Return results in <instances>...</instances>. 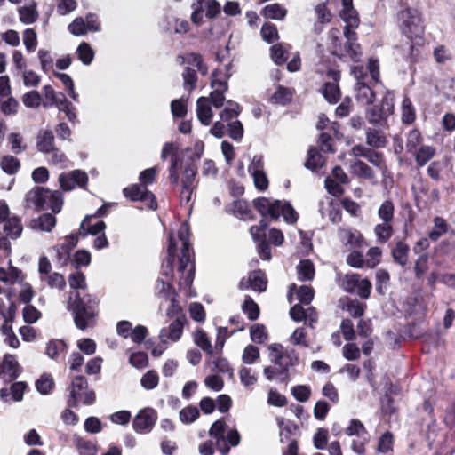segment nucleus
Listing matches in <instances>:
<instances>
[{
    "label": "nucleus",
    "instance_id": "nucleus-36",
    "mask_svg": "<svg viewBox=\"0 0 455 455\" xmlns=\"http://www.w3.org/2000/svg\"><path fill=\"white\" fill-rule=\"evenodd\" d=\"M449 226L446 220L442 217L434 219V228L428 233V239L436 242L443 235L448 233Z\"/></svg>",
    "mask_w": 455,
    "mask_h": 455
},
{
    "label": "nucleus",
    "instance_id": "nucleus-60",
    "mask_svg": "<svg viewBox=\"0 0 455 455\" xmlns=\"http://www.w3.org/2000/svg\"><path fill=\"white\" fill-rule=\"evenodd\" d=\"M283 215L284 220L289 224H294L298 220V213L289 202H281L280 215Z\"/></svg>",
    "mask_w": 455,
    "mask_h": 455
},
{
    "label": "nucleus",
    "instance_id": "nucleus-16",
    "mask_svg": "<svg viewBox=\"0 0 455 455\" xmlns=\"http://www.w3.org/2000/svg\"><path fill=\"white\" fill-rule=\"evenodd\" d=\"M218 71L215 70L212 75L211 86L213 88V91L210 94L211 103L215 108H220L223 106L225 101L224 92L228 90V81L220 80L217 78Z\"/></svg>",
    "mask_w": 455,
    "mask_h": 455
},
{
    "label": "nucleus",
    "instance_id": "nucleus-40",
    "mask_svg": "<svg viewBox=\"0 0 455 455\" xmlns=\"http://www.w3.org/2000/svg\"><path fill=\"white\" fill-rule=\"evenodd\" d=\"M394 230L391 223L382 222L374 228V234L380 243H386L393 235Z\"/></svg>",
    "mask_w": 455,
    "mask_h": 455
},
{
    "label": "nucleus",
    "instance_id": "nucleus-31",
    "mask_svg": "<svg viewBox=\"0 0 455 455\" xmlns=\"http://www.w3.org/2000/svg\"><path fill=\"white\" fill-rule=\"evenodd\" d=\"M48 198H44L43 203L45 205V210L51 209L54 213L61 211L63 204V197L61 192L55 190L52 191L48 188Z\"/></svg>",
    "mask_w": 455,
    "mask_h": 455
},
{
    "label": "nucleus",
    "instance_id": "nucleus-2",
    "mask_svg": "<svg viewBox=\"0 0 455 455\" xmlns=\"http://www.w3.org/2000/svg\"><path fill=\"white\" fill-rule=\"evenodd\" d=\"M189 227L184 222L179 231L178 238L181 242V256L179 259L178 272L181 273L179 285L184 290H190L195 278V255L189 243Z\"/></svg>",
    "mask_w": 455,
    "mask_h": 455
},
{
    "label": "nucleus",
    "instance_id": "nucleus-6",
    "mask_svg": "<svg viewBox=\"0 0 455 455\" xmlns=\"http://www.w3.org/2000/svg\"><path fill=\"white\" fill-rule=\"evenodd\" d=\"M394 97L387 93L381 100L380 104L373 105L367 108L365 118L368 123L386 128L387 127V119L394 113Z\"/></svg>",
    "mask_w": 455,
    "mask_h": 455
},
{
    "label": "nucleus",
    "instance_id": "nucleus-62",
    "mask_svg": "<svg viewBox=\"0 0 455 455\" xmlns=\"http://www.w3.org/2000/svg\"><path fill=\"white\" fill-rule=\"evenodd\" d=\"M291 394L297 401L306 403L310 398L311 389L306 385H297L291 388Z\"/></svg>",
    "mask_w": 455,
    "mask_h": 455
},
{
    "label": "nucleus",
    "instance_id": "nucleus-10",
    "mask_svg": "<svg viewBox=\"0 0 455 455\" xmlns=\"http://www.w3.org/2000/svg\"><path fill=\"white\" fill-rule=\"evenodd\" d=\"M123 193L125 197L130 198L132 201L145 202L151 210H156L157 208L155 195L141 184H134L130 188H125Z\"/></svg>",
    "mask_w": 455,
    "mask_h": 455
},
{
    "label": "nucleus",
    "instance_id": "nucleus-18",
    "mask_svg": "<svg viewBox=\"0 0 455 455\" xmlns=\"http://www.w3.org/2000/svg\"><path fill=\"white\" fill-rule=\"evenodd\" d=\"M329 76L334 80V82H327L324 84L322 92L326 100L334 104L337 103L340 98V90L337 84L340 75L338 71H331Z\"/></svg>",
    "mask_w": 455,
    "mask_h": 455
},
{
    "label": "nucleus",
    "instance_id": "nucleus-45",
    "mask_svg": "<svg viewBox=\"0 0 455 455\" xmlns=\"http://www.w3.org/2000/svg\"><path fill=\"white\" fill-rule=\"evenodd\" d=\"M394 213L395 206L390 200H385L378 210V216L383 222L392 223Z\"/></svg>",
    "mask_w": 455,
    "mask_h": 455
},
{
    "label": "nucleus",
    "instance_id": "nucleus-25",
    "mask_svg": "<svg viewBox=\"0 0 455 455\" xmlns=\"http://www.w3.org/2000/svg\"><path fill=\"white\" fill-rule=\"evenodd\" d=\"M56 225V218L51 213H44L30 221L29 227L35 230L50 232Z\"/></svg>",
    "mask_w": 455,
    "mask_h": 455
},
{
    "label": "nucleus",
    "instance_id": "nucleus-27",
    "mask_svg": "<svg viewBox=\"0 0 455 455\" xmlns=\"http://www.w3.org/2000/svg\"><path fill=\"white\" fill-rule=\"evenodd\" d=\"M436 150L429 145H421L411 154L414 156L418 168H421L427 164L435 155Z\"/></svg>",
    "mask_w": 455,
    "mask_h": 455
},
{
    "label": "nucleus",
    "instance_id": "nucleus-48",
    "mask_svg": "<svg viewBox=\"0 0 455 455\" xmlns=\"http://www.w3.org/2000/svg\"><path fill=\"white\" fill-rule=\"evenodd\" d=\"M75 444L80 455H96L97 446L91 441L84 440L81 437L75 438Z\"/></svg>",
    "mask_w": 455,
    "mask_h": 455
},
{
    "label": "nucleus",
    "instance_id": "nucleus-52",
    "mask_svg": "<svg viewBox=\"0 0 455 455\" xmlns=\"http://www.w3.org/2000/svg\"><path fill=\"white\" fill-rule=\"evenodd\" d=\"M243 311L247 315L249 320L255 321L259 318V308L254 300L250 297L246 296L245 300L242 306Z\"/></svg>",
    "mask_w": 455,
    "mask_h": 455
},
{
    "label": "nucleus",
    "instance_id": "nucleus-11",
    "mask_svg": "<svg viewBox=\"0 0 455 455\" xmlns=\"http://www.w3.org/2000/svg\"><path fill=\"white\" fill-rule=\"evenodd\" d=\"M375 149L369 146L356 144L352 148L351 152L355 157H363L374 166L382 169L385 166L384 155Z\"/></svg>",
    "mask_w": 455,
    "mask_h": 455
},
{
    "label": "nucleus",
    "instance_id": "nucleus-53",
    "mask_svg": "<svg viewBox=\"0 0 455 455\" xmlns=\"http://www.w3.org/2000/svg\"><path fill=\"white\" fill-rule=\"evenodd\" d=\"M182 77L184 80V89L189 92L193 91L196 88L197 83L196 70L189 67H186L182 73Z\"/></svg>",
    "mask_w": 455,
    "mask_h": 455
},
{
    "label": "nucleus",
    "instance_id": "nucleus-13",
    "mask_svg": "<svg viewBox=\"0 0 455 455\" xmlns=\"http://www.w3.org/2000/svg\"><path fill=\"white\" fill-rule=\"evenodd\" d=\"M78 243V235L71 234L65 237V242L55 245L53 251L56 252V261L60 266H65L70 259V252Z\"/></svg>",
    "mask_w": 455,
    "mask_h": 455
},
{
    "label": "nucleus",
    "instance_id": "nucleus-55",
    "mask_svg": "<svg viewBox=\"0 0 455 455\" xmlns=\"http://www.w3.org/2000/svg\"><path fill=\"white\" fill-rule=\"evenodd\" d=\"M428 260H429V257L427 253H424V254H421L420 256H419V258L417 259V260L415 261V264H414V274H415V277L417 279H421L423 277V275L427 272L428 270Z\"/></svg>",
    "mask_w": 455,
    "mask_h": 455
},
{
    "label": "nucleus",
    "instance_id": "nucleus-59",
    "mask_svg": "<svg viewBox=\"0 0 455 455\" xmlns=\"http://www.w3.org/2000/svg\"><path fill=\"white\" fill-rule=\"evenodd\" d=\"M8 141L11 144L12 151L16 155L27 148V146L23 144V137L18 132L10 133L8 135Z\"/></svg>",
    "mask_w": 455,
    "mask_h": 455
},
{
    "label": "nucleus",
    "instance_id": "nucleus-54",
    "mask_svg": "<svg viewBox=\"0 0 455 455\" xmlns=\"http://www.w3.org/2000/svg\"><path fill=\"white\" fill-rule=\"evenodd\" d=\"M291 100V93L288 88L279 85L271 97V101L275 104L286 105Z\"/></svg>",
    "mask_w": 455,
    "mask_h": 455
},
{
    "label": "nucleus",
    "instance_id": "nucleus-4",
    "mask_svg": "<svg viewBox=\"0 0 455 455\" xmlns=\"http://www.w3.org/2000/svg\"><path fill=\"white\" fill-rule=\"evenodd\" d=\"M9 216V207L5 202L0 201V248L10 251L11 243L8 238H18L23 230L20 218Z\"/></svg>",
    "mask_w": 455,
    "mask_h": 455
},
{
    "label": "nucleus",
    "instance_id": "nucleus-33",
    "mask_svg": "<svg viewBox=\"0 0 455 455\" xmlns=\"http://www.w3.org/2000/svg\"><path fill=\"white\" fill-rule=\"evenodd\" d=\"M172 280H164L159 277L156 282L155 293L156 296L164 298L166 299L172 298V296H177V293L171 283Z\"/></svg>",
    "mask_w": 455,
    "mask_h": 455
},
{
    "label": "nucleus",
    "instance_id": "nucleus-17",
    "mask_svg": "<svg viewBox=\"0 0 455 455\" xmlns=\"http://www.w3.org/2000/svg\"><path fill=\"white\" fill-rule=\"evenodd\" d=\"M177 251V244L172 235H169V244L167 247V256L163 260L161 266V275L164 276L167 280H172L173 277V265L175 262Z\"/></svg>",
    "mask_w": 455,
    "mask_h": 455
},
{
    "label": "nucleus",
    "instance_id": "nucleus-56",
    "mask_svg": "<svg viewBox=\"0 0 455 455\" xmlns=\"http://www.w3.org/2000/svg\"><path fill=\"white\" fill-rule=\"evenodd\" d=\"M271 58L276 65L283 64L288 59V52L282 44H276L271 46Z\"/></svg>",
    "mask_w": 455,
    "mask_h": 455
},
{
    "label": "nucleus",
    "instance_id": "nucleus-35",
    "mask_svg": "<svg viewBox=\"0 0 455 455\" xmlns=\"http://www.w3.org/2000/svg\"><path fill=\"white\" fill-rule=\"evenodd\" d=\"M262 15L267 19L281 20L287 15V10L277 3L270 4L263 8Z\"/></svg>",
    "mask_w": 455,
    "mask_h": 455
},
{
    "label": "nucleus",
    "instance_id": "nucleus-64",
    "mask_svg": "<svg viewBox=\"0 0 455 455\" xmlns=\"http://www.w3.org/2000/svg\"><path fill=\"white\" fill-rule=\"evenodd\" d=\"M158 381L159 378L156 371H148L142 376L140 384L145 389L151 390L157 387Z\"/></svg>",
    "mask_w": 455,
    "mask_h": 455
},
{
    "label": "nucleus",
    "instance_id": "nucleus-24",
    "mask_svg": "<svg viewBox=\"0 0 455 455\" xmlns=\"http://www.w3.org/2000/svg\"><path fill=\"white\" fill-rule=\"evenodd\" d=\"M355 99L361 105H370L375 100V93L369 82L355 83Z\"/></svg>",
    "mask_w": 455,
    "mask_h": 455
},
{
    "label": "nucleus",
    "instance_id": "nucleus-14",
    "mask_svg": "<svg viewBox=\"0 0 455 455\" xmlns=\"http://www.w3.org/2000/svg\"><path fill=\"white\" fill-rule=\"evenodd\" d=\"M177 149L178 147L172 142H165L161 152V158L163 160H165L170 155H172L171 157V165L169 167V179L171 183L173 185H177L179 182L178 168L180 159L179 156L174 154V151Z\"/></svg>",
    "mask_w": 455,
    "mask_h": 455
},
{
    "label": "nucleus",
    "instance_id": "nucleus-43",
    "mask_svg": "<svg viewBox=\"0 0 455 455\" xmlns=\"http://www.w3.org/2000/svg\"><path fill=\"white\" fill-rule=\"evenodd\" d=\"M423 141L422 135L418 129L411 130L406 138L405 148L408 153L414 152L417 148L421 146Z\"/></svg>",
    "mask_w": 455,
    "mask_h": 455
},
{
    "label": "nucleus",
    "instance_id": "nucleus-20",
    "mask_svg": "<svg viewBox=\"0 0 455 455\" xmlns=\"http://www.w3.org/2000/svg\"><path fill=\"white\" fill-rule=\"evenodd\" d=\"M299 362V356L293 348L284 349L281 363L278 364V367H281V371H278L281 376V382L288 379L289 367L297 365Z\"/></svg>",
    "mask_w": 455,
    "mask_h": 455
},
{
    "label": "nucleus",
    "instance_id": "nucleus-37",
    "mask_svg": "<svg viewBox=\"0 0 455 455\" xmlns=\"http://www.w3.org/2000/svg\"><path fill=\"white\" fill-rule=\"evenodd\" d=\"M401 119L404 124H411L416 118V111L409 97H405L402 102Z\"/></svg>",
    "mask_w": 455,
    "mask_h": 455
},
{
    "label": "nucleus",
    "instance_id": "nucleus-34",
    "mask_svg": "<svg viewBox=\"0 0 455 455\" xmlns=\"http://www.w3.org/2000/svg\"><path fill=\"white\" fill-rule=\"evenodd\" d=\"M193 339L195 344L199 347L206 354L212 355L213 348L206 332L203 329H196L193 333Z\"/></svg>",
    "mask_w": 455,
    "mask_h": 455
},
{
    "label": "nucleus",
    "instance_id": "nucleus-23",
    "mask_svg": "<svg viewBox=\"0 0 455 455\" xmlns=\"http://www.w3.org/2000/svg\"><path fill=\"white\" fill-rule=\"evenodd\" d=\"M225 422L221 419L216 420L209 430V435L216 439V445L218 450L225 454L229 451V446L226 443L225 437Z\"/></svg>",
    "mask_w": 455,
    "mask_h": 455
},
{
    "label": "nucleus",
    "instance_id": "nucleus-50",
    "mask_svg": "<svg viewBox=\"0 0 455 455\" xmlns=\"http://www.w3.org/2000/svg\"><path fill=\"white\" fill-rule=\"evenodd\" d=\"M2 170L8 174H14L20 169V161L12 156H5L0 161Z\"/></svg>",
    "mask_w": 455,
    "mask_h": 455
},
{
    "label": "nucleus",
    "instance_id": "nucleus-38",
    "mask_svg": "<svg viewBox=\"0 0 455 455\" xmlns=\"http://www.w3.org/2000/svg\"><path fill=\"white\" fill-rule=\"evenodd\" d=\"M251 289L256 291H265L267 289V277L263 271L254 270L249 274Z\"/></svg>",
    "mask_w": 455,
    "mask_h": 455
},
{
    "label": "nucleus",
    "instance_id": "nucleus-61",
    "mask_svg": "<svg viewBox=\"0 0 455 455\" xmlns=\"http://www.w3.org/2000/svg\"><path fill=\"white\" fill-rule=\"evenodd\" d=\"M251 339L258 344L264 343L267 339V333L263 324H254L250 330Z\"/></svg>",
    "mask_w": 455,
    "mask_h": 455
},
{
    "label": "nucleus",
    "instance_id": "nucleus-7",
    "mask_svg": "<svg viewBox=\"0 0 455 455\" xmlns=\"http://www.w3.org/2000/svg\"><path fill=\"white\" fill-rule=\"evenodd\" d=\"M397 20L402 33L408 38L419 36L423 33L421 19L417 10L406 8L397 13Z\"/></svg>",
    "mask_w": 455,
    "mask_h": 455
},
{
    "label": "nucleus",
    "instance_id": "nucleus-41",
    "mask_svg": "<svg viewBox=\"0 0 455 455\" xmlns=\"http://www.w3.org/2000/svg\"><path fill=\"white\" fill-rule=\"evenodd\" d=\"M67 348V344L62 339H52L46 345V355L56 360L60 354L66 353Z\"/></svg>",
    "mask_w": 455,
    "mask_h": 455
},
{
    "label": "nucleus",
    "instance_id": "nucleus-5",
    "mask_svg": "<svg viewBox=\"0 0 455 455\" xmlns=\"http://www.w3.org/2000/svg\"><path fill=\"white\" fill-rule=\"evenodd\" d=\"M67 404L69 408H76L79 404L92 405L96 401V394L88 385L87 379L84 376L75 377L68 387Z\"/></svg>",
    "mask_w": 455,
    "mask_h": 455
},
{
    "label": "nucleus",
    "instance_id": "nucleus-28",
    "mask_svg": "<svg viewBox=\"0 0 455 455\" xmlns=\"http://www.w3.org/2000/svg\"><path fill=\"white\" fill-rule=\"evenodd\" d=\"M196 114L199 121L204 125L210 124L212 118V111L209 105L208 99L200 97L196 101Z\"/></svg>",
    "mask_w": 455,
    "mask_h": 455
},
{
    "label": "nucleus",
    "instance_id": "nucleus-19",
    "mask_svg": "<svg viewBox=\"0 0 455 455\" xmlns=\"http://www.w3.org/2000/svg\"><path fill=\"white\" fill-rule=\"evenodd\" d=\"M47 195H49L48 188L38 186L33 188L26 194V207H29L30 204H33L36 211L45 210V205H44L43 201L44 198L50 196Z\"/></svg>",
    "mask_w": 455,
    "mask_h": 455
},
{
    "label": "nucleus",
    "instance_id": "nucleus-29",
    "mask_svg": "<svg viewBox=\"0 0 455 455\" xmlns=\"http://www.w3.org/2000/svg\"><path fill=\"white\" fill-rule=\"evenodd\" d=\"M410 247L403 242L399 241L391 250L394 261L401 267H405L408 263V254Z\"/></svg>",
    "mask_w": 455,
    "mask_h": 455
},
{
    "label": "nucleus",
    "instance_id": "nucleus-49",
    "mask_svg": "<svg viewBox=\"0 0 455 455\" xmlns=\"http://www.w3.org/2000/svg\"><path fill=\"white\" fill-rule=\"evenodd\" d=\"M260 34L263 40L268 44H271L279 38L276 26L270 22H265L262 25Z\"/></svg>",
    "mask_w": 455,
    "mask_h": 455
},
{
    "label": "nucleus",
    "instance_id": "nucleus-51",
    "mask_svg": "<svg viewBox=\"0 0 455 455\" xmlns=\"http://www.w3.org/2000/svg\"><path fill=\"white\" fill-rule=\"evenodd\" d=\"M77 55L83 64L89 65L93 60L94 52L89 44L83 42L77 47Z\"/></svg>",
    "mask_w": 455,
    "mask_h": 455
},
{
    "label": "nucleus",
    "instance_id": "nucleus-58",
    "mask_svg": "<svg viewBox=\"0 0 455 455\" xmlns=\"http://www.w3.org/2000/svg\"><path fill=\"white\" fill-rule=\"evenodd\" d=\"M42 97L37 91H29L22 96V103L29 108H36L40 106Z\"/></svg>",
    "mask_w": 455,
    "mask_h": 455
},
{
    "label": "nucleus",
    "instance_id": "nucleus-42",
    "mask_svg": "<svg viewBox=\"0 0 455 455\" xmlns=\"http://www.w3.org/2000/svg\"><path fill=\"white\" fill-rule=\"evenodd\" d=\"M20 20L24 24L35 22L38 17L36 4L33 2L28 6H22L19 9Z\"/></svg>",
    "mask_w": 455,
    "mask_h": 455
},
{
    "label": "nucleus",
    "instance_id": "nucleus-9",
    "mask_svg": "<svg viewBox=\"0 0 455 455\" xmlns=\"http://www.w3.org/2000/svg\"><path fill=\"white\" fill-rule=\"evenodd\" d=\"M157 420L156 411L149 407L140 410L133 419L132 428L138 434L151 432Z\"/></svg>",
    "mask_w": 455,
    "mask_h": 455
},
{
    "label": "nucleus",
    "instance_id": "nucleus-47",
    "mask_svg": "<svg viewBox=\"0 0 455 455\" xmlns=\"http://www.w3.org/2000/svg\"><path fill=\"white\" fill-rule=\"evenodd\" d=\"M199 410L196 406L188 405L179 413L180 420L184 424H191L195 422L199 417Z\"/></svg>",
    "mask_w": 455,
    "mask_h": 455
},
{
    "label": "nucleus",
    "instance_id": "nucleus-8",
    "mask_svg": "<svg viewBox=\"0 0 455 455\" xmlns=\"http://www.w3.org/2000/svg\"><path fill=\"white\" fill-rule=\"evenodd\" d=\"M341 286L348 293H355L366 299L371 295V283L368 279H362L358 274H347L342 279Z\"/></svg>",
    "mask_w": 455,
    "mask_h": 455
},
{
    "label": "nucleus",
    "instance_id": "nucleus-3",
    "mask_svg": "<svg viewBox=\"0 0 455 455\" xmlns=\"http://www.w3.org/2000/svg\"><path fill=\"white\" fill-rule=\"evenodd\" d=\"M68 309L74 315L76 326L80 330H84L97 315L98 300L90 294L75 291L69 297Z\"/></svg>",
    "mask_w": 455,
    "mask_h": 455
},
{
    "label": "nucleus",
    "instance_id": "nucleus-12",
    "mask_svg": "<svg viewBox=\"0 0 455 455\" xmlns=\"http://www.w3.org/2000/svg\"><path fill=\"white\" fill-rule=\"evenodd\" d=\"M186 321L185 315H180V318L174 319L167 327L162 328L159 333L160 340L163 343H167L168 340L178 341L183 333Z\"/></svg>",
    "mask_w": 455,
    "mask_h": 455
},
{
    "label": "nucleus",
    "instance_id": "nucleus-44",
    "mask_svg": "<svg viewBox=\"0 0 455 455\" xmlns=\"http://www.w3.org/2000/svg\"><path fill=\"white\" fill-rule=\"evenodd\" d=\"M197 173V167L193 162L188 163L184 166L183 178L181 180V185L196 187V176Z\"/></svg>",
    "mask_w": 455,
    "mask_h": 455
},
{
    "label": "nucleus",
    "instance_id": "nucleus-63",
    "mask_svg": "<svg viewBox=\"0 0 455 455\" xmlns=\"http://www.w3.org/2000/svg\"><path fill=\"white\" fill-rule=\"evenodd\" d=\"M345 432L347 435H357L363 439H365L364 435H367L364 426L358 419H352Z\"/></svg>",
    "mask_w": 455,
    "mask_h": 455
},
{
    "label": "nucleus",
    "instance_id": "nucleus-22",
    "mask_svg": "<svg viewBox=\"0 0 455 455\" xmlns=\"http://www.w3.org/2000/svg\"><path fill=\"white\" fill-rule=\"evenodd\" d=\"M380 128L381 127H368L365 129V140L367 146L373 148H383L387 145V138Z\"/></svg>",
    "mask_w": 455,
    "mask_h": 455
},
{
    "label": "nucleus",
    "instance_id": "nucleus-46",
    "mask_svg": "<svg viewBox=\"0 0 455 455\" xmlns=\"http://www.w3.org/2000/svg\"><path fill=\"white\" fill-rule=\"evenodd\" d=\"M36 387L42 395H48L54 387V380L51 374L44 373L36 382Z\"/></svg>",
    "mask_w": 455,
    "mask_h": 455
},
{
    "label": "nucleus",
    "instance_id": "nucleus-32",
    "mask_svg": "<svg viewBox=\"0 0 455 455\" xmlns=\"http://www.w3.org/2000/svg\"><path fill=\"white\" fill-rule=\"evenodd\" d=\"M2 372L7 375L11 379H15L19 376V364L16 357L12 355H6L2 363Z\"/></svg>",
    "mask_w": 455,
    "mask_h": 455
},
{
    "label": "nucleus",
    "instance_id": "nucleus-1",
    "mask_svg": "<svg viewBox=\"0 0 455 455\" xmlns=\"http://www.w3.org/2000/svg\"><path fill=\"white\" fill-rule=\"evenodd\" d=\"M340 18L346 23L344 27L345 44H342L339 37V30L332 28L330 31V39L332 48V54L339 59L348 57L352 61H360L362 49L357 43V34L355 29L359 26V17L354 7L343 8L340 12Z\"/></svg>",
    "mask_w": 455,
    "mask_h": 455
},
{
    "label": "nucleus",
    "instance_id": "nucleus-30",
    "mask_svg": "<svg viewBox=\"0 0 455 455\" xmlns=\"http://www.w3.org/2000/svg\"><path fill=\"white\" fill-rule=\"evenodd\" d=\"M298 279L301 282H307L313 280L315 276V266L309 259H302L298 264L297 267Z\"/></svg>",
    "mask_w": 455,
    "mask_h": 455
},
{
    "label": "nucleus",
    "instance_id": "nucleus-21",
    "mask_svg": "<svg viewBox=\"0 0 455 455\" xmlns=\"http://www.w3.org/2000/svg\"><path fill=\"white\" fill-rule=\"evenodd\" d=\"M36 146L39 152L48 155L55 148L54 135L52 130H40L36 135Z\"/></svg>",
    "mask_w": 455,
    "mask_h": 455
},
{
    "label": "nucleus",
    "instance_id": "nucleus-26",
    "mask_svg": "<svg viewBox=\"0 0 455 455\" xmlns=\"http://www.w3.org/2000/svg\"><path fill=\"white\" fill-rule=\"evenodd\" d=\"M350 172L363 180H372L375 177L373 169L361 160H355L350 163Z\"/></svg>",
    "mask_w": 455,
    "mask_h": 455
},
{
    "label": "nucleus",
    "instance_id": "nucleus-39",
    "mask_svg": "<svg viewBox=\"0 0 455 455\" xmlns=\"http://www.w3.org/2000/svg\"><path fill=\"white\" fill-rule=\"evenodd\" d=\"M323 165V156L318 152V150L315 148L311 147L307 152V159L305 163V167L312 171H317L321 169Z\"/></svg>",
    "mask_w": 455,
    "mask_h": 455
},
{
    "label": "nucleus",
    "instance_id": "nucleus-15",
    "mask_svg": "<svg viewBox=\"0 0 455 455\" xmlns=\"http://www.w3.org/2000/svg\"><path fill=\"white\" fill-rule=\"evenodd\" d=\"M253 205L262 217L269 216L272 220H277L280 217V200L271 202L267 197H259L253 200Z\"/></svg>",
    "mask_w": 455,
    "mask_h": 455
},
{
    "label": "nucleus",
    "instance_id": "nucleus-57",
    "mask_svg": "<svg viewBox=\"0 0 455 455\" xmlns=\"http://www.w3.org/2000/svg\"><path fill=\"white\" fill-rule=\"evenodd\" d=\"M41 280L46 281L51 288H56L62 291L66 287L64 276L56 272L45 276H41Z\"/></svg>",
    "mask_w": 455,
    "mask_h": 455
}]
</instances>
